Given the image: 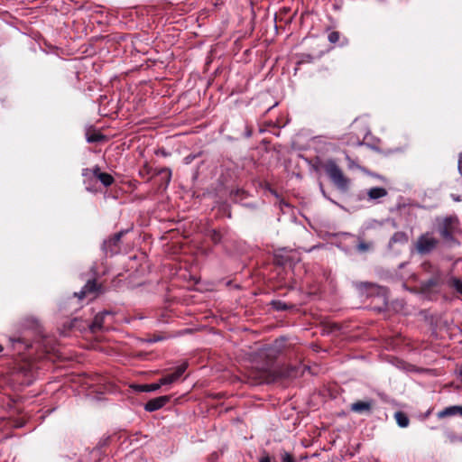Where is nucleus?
I'll return each instance as SVG.
<instances>
[{
  "instance_id": "nucleus-1",
  "label": "nucleus",
  "mask_w": 462,
  "mask_h": 462,
  "mask_svg": "<svg viewBox=\"0 0 462 462\" xmlns=\"http://www.w3.org/2000/svg\"><path fill=\"white\" fill-rule=\"evenodd\" d=\"M326 173L328 175L333 183L340 189H346L349 180L345 177L341 169L333 162L328 161L325 164Z\"/></svg>"
},
{
  "instance_id": "nucleus-2",
  "label": "nucleus",
  "mask_w": 462,
  "mask_h": 462,
  "mask_svg": "<svg viewBox=\"0 0 462 462\" xmlns=\"http://www.w3.org/2000/svg\"><path fill=\"white\" fill-rule=\"evenodd\" d=\"M439 241L430 233L420 236L415 243V249L420 254H427L435 249Z\"/></svg>"
},
{
  "instance_id": "nucleus-3",
  "label": "nucleus",
  "mask_w": 462,
  "mask_h": 462,
  "mask_svg": "<svg viewBox=\"0 0 462 462\" xmlns=\"http://www.w3.org/2000/svg\"><path fill=\"white\" fill-rule=\"evenodd\" d=\"M126 231L121 230L109 238L106 239L102 244V250L107 255H114L117 254L120 250V242L122 237L125 236Z\"/></svg>"
},
{
  "instance_id": "nucleus-4",
  "label": "nucleus",
  "mask_w": 462,
  "mask_h": 462,
  "mask_svg": "<svg viewBox=\"0 0 462 462\" xmlns=\"http://www.w3.org/2000/svg\"><path fill=\"white\" fill-rule=\"evenodd\" d=\"M104 291L105 290L102 284L97 283L96 279H90L86 282L79 292H75V296L79 300L86 298L88 295H92L93 298H96Z\"/></svg>"
},
{
  "instance_id": "nucleus-5",
  "label": "nucleus",
  "mask_w": 462,
  "mask_h": 462,
  "mask_svg": "<svg viewBox=\"0 0 462 462\" xmlns=\"http://www.w3.org/2000/svg\"><path fill=\"white\" fill-rule=\"evenodd\" d=\"M82 176L93 175L97 180H99L105 187H109L115 182L114 177L107 173L103 172L98 165H96L92 169L85 168L82 170Z\"/></svg>"
},
{
  "instance_id": "nucleus-6",
  "label": "nucleus",
  "mask_w": 462,
  "mask_h": 462,
  "mask_svg": "<svg viewBox=\"0 0 462 462\" xmlns=\"http://www.w3.org/2000/svg\"><path fill=\"white\" fill-rule=\"evenodd\" d=\"M152 173L153 175H162V179L165 180L166 186H168L169 183L171 182V171L169 168H162L159 170L152 171V169L148 164H144L143 166V168L139 171L140 177H142V178L147 177V180H151L152 177H150V175Z\"/></svg>"
},
{
  "instance_id": "nucleus-7",
  "label": "nucleus",
  "mask_w": 462,
  "mask_h": 462,
  "mask_svg": "<svg viewBox=\"0 0 462 462\" xmlns=\"http://www.w3.org/2000/svg\"><path fill=\"white\" fill-rule=\"evenodd\" d=\"M187 367V364H181L180 365L177 366L172 373L162 376L158 382L160 387L162 385L171 384L175 383L184 374Z\"/></svg>"
},
{
  "instance_id": "nucleus-8",
  "label": "nucleus",
  "mask_w": 462,
  "mask_h": 462,
  "mask_svg": "<svg viewBox=\"0 0 462 462\" xmlns=\"http://www.w3.org/2000/svg\"><path fill=\"white\" fill-rule=\"evenodd\" d=\"M110 315L111 313L109 311H104L97 314L90 325L91 331L96 333L103 329H107L109 328V324L106 323V319Z\"/></svg>"
},
{
  "instance_id": "nucleus-9",
  "label": "nucleus",
  "mask_w": 462,
  "mask_h": 462,
  "mask_svg": "<svg viewBox=\"0 0 462 462\" xmlns=\"http://www.w3.org/2000/svg\"><path fill=\"white\" fill-rule=\"evenodd\" d=\"M457 219L454 217H446L443 221V226L439 230L440 235L446 238L449 239L452 236V234L457 226Z\"/></svg>"
},
{
  "instance_id": "nucleus-10",
  "label": "nucleus",
  "mask_w": 462,
  "mask_h": 462,
  "mask_svg": "<svg viewBox=\"0 0 462 462\" xmlns=\"http://www.w3.org/2000/svg\"><path fill=\"white\" fill-rule=\"evenodd\" d=\"M170 401V396L168 395H162L159 396L153 399H151L148 401L145 405L144 409L147 411H155L161 408H162L166 403H168Z\"/></svg>"
},
{
  "instance_id": "nucleus-11",
  "label": "nucleus",
  "mask_w": 462,
  "mask_h": 462,
  "mask_svg": "<svg viewBox=\"0 0 462 462\" xmlns=\"http://www.w3.org/2000/svg\"><path fill=\"white\" fill-rule=\"evenodd\" d=\"M459 415L462 417V406H449L438 412V418L443 419L446 417H451Z\"/></svg>"
},
{
  "instance_id": "nucleus-12",
  "label": "nucleus",
  "mask_w": 462,
  "mask_h": 462,
  "mask_svg": "<svg viewBox=\"0 0 462 462\" xmlns=\"http://www.w3.org/2000/svg\"><path fill=\"white\" fill-rule=\"evenodd\" d=\"M387 194H388L387 190L382 187H374V188L370 189L367 191V196H368L369 199H371V200L383 198V197L387 196Z\"/></svg>"
},
{
  "instance_id": "nucleus-13",
  "label": "nucleus",
  "mask_w": 462,
  "mask_h": 462,
  "mask_svg": "<svg viewBox=\"0 0 462 462\" xmlns=\"http://www.w3.org/2000/svg\"><path fill=\"white\" fill-rule=\"evenodd\" d=\"M86 138L87 142L90 143H99L106 140V135L97 131H88L86 133Z\"/></svg>"
},
{
  "instance_id": "nucleus-14",
  "label": "nucleus",
  "mask_w": 462,
  "mask_h": 462,
  "mask_svg": "<svg viewBox=\"0 0 462 462\" xmlns=\"http://www.w3.org/2000/svg\"><path fill=\"white\" fill-rule=\"evenodd\" d=\"M371 402H356L351 405V410L356 412H364L369 411L371 410Z\"/></svg>"
},
{
  "instance_id": "nucleus-15",
  "label": "nucleus",
  "mask_w": 462,
  "mask_h": 462,
  "mask_svg": "<svg viewBox=\"0 0 462 462\" xmlns=\"http://www.w3.org/2000/svg\"><path fill=\"white\" fill-rule=\"evenodd\" d=\"M84 178L83 183L86 186V189L90 192H97V189L96 188V177L93 175L82 176Z\"/></svg>"
},
{
  "instance_id": "nucleus-16",
  "label": "nucleus",
  "mask_w": 462,
  "mask_h": 462,
  "mask_svg": "<svg viewBox=\"0 0 462 462\" xmlns=\"http://www.w3.org/2000/svg\"><path fill=\"white\" fill-rule=\"evenodd\" d=\"M408 241V236L404 232H396L393 234L390 240V246L394 243L405 244Z\"/></svg>"
},
{
  "instance_id": "nucleus-17",
  "label": "nucleus",
  "mask_w": 462,
  "mask_h": 462,
  "mask_svg": "<svg viewBox=\"0 0 462 462\" xmlns=\"http://www.w3.org/2000/svg\"><path fill=\"white\" fill-rule=\"evenodd\" d=\"M276 376L277 374L275 371H273L270 368H266L261 372L259 378L264 382H271L273 381Z\"/></svg>"
},
{
  "instance_id": "nucleus-18",
  "label": "nucleus",
  "mask_w": 462,
  "mask_h": 462,
  "mask_svg": "<svg viewBox=\"0 0 462 462\" xmlns=\"http://www.w3.org/2000/svg\"><path fill=\"white\" fill-rule=\"evenodd\" d=\"M160 388V384L158 383H151V384H138L134 386V389L138 392L142 393H148V392H154Z\"/></svg>"
},
{
  "instance_id": "nucleus-19",
  "label": "nucleus",
  "mask_w": 462,
  "mask_h": 462,
  "mask_svg": "<svg viewBox=\"0 0 462 462\" xmlns=\"http://www.w3.org/2000/svg\"><path fill=\"white\" fill-rule=\"evenodd\" d=\"M394 418L396 420L397 424L400 427L405 428L409 425L410 420L405 413H403L402 411H397L394 414Z\"/></svg>"
},
{
  "instance_id": "nucleus-20",
  "label": "nucleus",
  "mask_w": 462,
  "mask_h": 462,
  "mask_svg": "<svg viewBox=\"0 0 462 462\" xmlns=\"http://www.w3.org/2000/svg\"><path fill=\"white\" fill-rule=\"evenodd\" d=\"M372 248V244L365 243V242H360L357 245V249L360 252H365Z\"/></svg>"
},
{
  "instance_id": "nucleus-21",
  "label": "nucleus",
  "mask_w": 462,
  "mask_h": 462,
  "mask_svg": "<svg viewBox=\"0 0 462 462\" xmlns=\"http://www.w3.org/2000/svg\"><path fill=\"white\" fill-rule=\"evenodd\" d=\"M338 39H339V34H338V32H336V31H333V32H332L331 33H329V35H328V40H329V42H332V43L337 42L338 41Z\"/></svg>"
},
{
  "instance_id": "nucleus-22",
  "label": "nucleus",
  "mask_w": 462,
  "mask_h": 462,
  "mask_svg": "<svg viewBox=\"0 0 462 462\" xmlns=\"http://www.w3.org/2000/svg\"><path fill=\"white\" fill-rule=\"evenodd\" d=\"M282 462H295L293 457L288 452H284L282 455Z\"/></svg>"
},
{
  "instance_id": "nucleus-23",
  "label": "nucleus",
  "mask_w": 462,
  "mask_h": 462,
  "mask_svg": "<svg viewBox=\"0 0 462 462\" xmlns=\"http://www.w3.org/2000/svg\"><path fill=\"white\" fill-rule=\"evenodd\" d=\"M452 283H453L454 288L457 291L462 292V282H461V281H459L457 279H454Z\"/></svg>"
},
{
  "instance_id": "nucleus-24",
  "label": "nucleus",
  "mask_w": 462,
  "mask_h": 462,
  "mask_svg": "<svg viewBox=\"0 0 462 462\" xmlns=\"http://www.w3.org/2000/svg\"><path fill=\"white\" fill-rule=\"evenodd\" d=\"M198 156H199V154H189V155H188V156H186V157L184 158V162H185L186 164H189V163H191V162H193V160H194L195 158H197Z\"/></svg>"
},
{
  "instance_id": "nucleus-25",
  "label": "nucleus",
  "mask_w": 462,
  "mask_h": 462,
  "mask_svg": "<svg viewBox=\"0 0 462 462\" xmlns=\"http://www.w3.org/2000/svg\"><path fill=\"white\" fill-rule=\"evenodd\" d=\"M273 304L277 310H285L286 309V304L282 303L281 301L274 302Z\"/></svg>"
},
{
  "instance_id": "nucleus-26",
  "label": "nucleus",
  "mask_w": 462,
  "mask_h": 462,
  "mask_svg": "<svg viewBox=\"0 0 462 462\" xmlns=\"http://www.w3.org/2000/svg\"><path fill=\"white\" fill-rule=\"evenodd\" d=\"M259 462H272V458L269 455H264L260 457Z\"/></svg>"
},
{
  "instance_id": "nucleus-27",
  "label": "nucleus",
  "mask_w": 462,
  "mask_h": 462,
  "mask_svg": "<svg viewBox=\"0 0 462 462\" xmlns=\"http://www.w3.org/2000/svg\"><path fill=\"white\" fill-rule=\"evenodd\" d=\"M458 171H459L460 174L462 175V155L459 157V160H458Z\"/></svg>"
},
{
  "instance_id": "nucleus-28",
  "label": "nucleus",
  "mask_w": 462,
  "mask_h": 462,
  "mask_svg": "<svg viewBox=\"0 0 462 462\" xmlns=\"http://www.w3.org/2000/svg\"><path fill=\"white\" fill-rule=\"evenodd\" d=\"M162 339H163L162 337H154L153 338H151L149 341L150 342H157V341H161Z\"/></svg>"
},
{
  "instance_id": "nucleus-29",
  "label": "nucleus",
  "mask_w": 462,
  "mask_h": 462,
  "mask_svg": "<svg viewBox=\"0 0 462 462\" xmlns=\"http://www.w3.org/2000/svg\"><path fill=\"white\" fill-rule=\"evenodd\" d=\"M199 171L197 170V171H195L194 175H193V179H194V180H198V179H199Z\"/></svg>"
},
{
  "instance_id": "nucleus-30",
  "label": "nucleus",
  "mask_w": 462,
  "mask_h": 462,
  "mask_svg": "<svg viewBox=\"0 0 462 462\" xmlns=\"http://www.w3.org/2000/svg\"><path fill=\"white\" fill-rule=\"evenodd\" d=\"M430 283L431 285H434V284H435V282H433V281H430Z\"/></svg>"
},
{
  "instance_id": "nucleus-31",
  "label": "nucleus",
  "mask_w": 462,
  "mask_h": 462,
  "mask_svg": "<svg viewBox=\"0 0 462 462\" xmlns=\"http://www.w3.org/2000/svg\"><path fill=\"white\" fill-rule=\"evenodd\" d=\"M15 341V339H14ZM17 342H22L21 338L16 339Z\"/></svg>"
}]
</instances>
